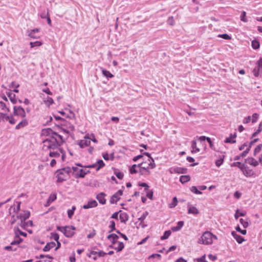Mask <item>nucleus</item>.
<instances>
[{"instance_id":"nucleus-1","label":"nucleus","mask_w":262,"mask_h":262,"mask_svg":"<svg viewBox=\"0 0 262 262\" xmlns=\"http://www.w3.org/2000/svg\"><path fill=\"white\" fill-rule=\"evenodd\" d=\"M63 142L62 137L60 135L50 137L42 141V150L48 154L50 151L60 147Z\"/></svg>"},{"instance_id":"nucleus-2","label":"nucleus","mask_w":262,"mask_h":262,"mask_svg":"<svg viewBox=\"0 0 262 262\" xmlns=\"http://www.w3.org/2000/svg\"><path fill=\"white\" fill-rule=\"evenodd\" d=\"M71 172V168L70 167H67L56 171L57 182L61 183L66 181L70 178V174Z\"/></svg>"},{"instance_id":"nucleus-3","label":"nucleus","mask_w":262,"mask_h":262,"mask_svg":"<svg viewBox=\"0 0 262 262\" xmlns=\"http://www.w3.org/2000/svg\"><path fill=\"white\" fill-rule=\"evenodd\" d=\"M216 239V236L213 235L209 231L205 232L200 238L199 239L198 243L204 245H210L212 243V238Z\"/></svg>"},{"instance_id":"nucleus-4","label":"nucleus","mask_w":262,"mask_h":262,"mask_svg":"<svg viewBox=\"0 0 262 262\" xmlns=\"http://www.w3.org/2000/svg\"><path fill=\"white\" fill-rule=\"evenodd\" d=\"M50 157L58 158L59 157L60 155L61 154L62 161H64L66 158V152L63 149L58 147L57 149L52 150L48 153Z\"/></svg>"},{"instance_id":"nucleus-5","label":"nucleus","mask_w":262,"mask_h":262,"mask_svg":"<svg viewBox=\"0 0 262 262\" xmlns=\"http://www.w3.org/2000/svg\"><path fill=\"white\" fill-rule=\"evenodd\" d=\"M252 72L255 77L262 74V58H260L257 61L256 66L254 68Z\"/></svg>"},{"instance_id":"nucleus-6","label":"nucleus","mask_w":262,"mask_h":262,"mask_svg":"<svg viewBox=\"0 0 262 262\" xmlns=\"http://www.w3.org/2000/svg\"><path fill=\"white\" fill-rule=\"evenodd\" d=\"M14 114L21 118L26 117V114L25 110L21 106H14L13 107Z\"/></svg>"},{"instance_id":"nucleus-7","label":"nucleus","mask_w":262,"mask_h":262,"mask_svg":"<svg viewBox=\"0 0 262 262\" xmlns=\"http://www.w3.org/2000/svg\"><path fill=\"white\" fill-rule=\"evenodd\" d=\"M76 228L73 226H64V235L67 237H71L75 234L74 230Z\"/></svg>"},{"instance_id":"nucleus-8","label":"nucleus","mask_w":262,"mask_h":262,"mask_svg":"<svg viewBox=\"0 0 262 262\" xmlns=\"http://www.w3.org/2000/svg\"><path fill=\"white\" fill-rule=\"evenodd\" d=\"M145 164V163L142 162L138 165V168L139 169L138 172H139L141 175H148L150 173V171L149 170V166H142V165Z\"/></svg>"},{"instance_id":"nucleus-9","label":"nucleus","mask_w":262,"mask_h":262,"mask_svg":"<svg viewBox=\"0 0 262 262\" xmlns=\"http://www.w3.org/2000/svg\"><path fill=\"white\" fill-rule=\"evenodd\" d=\"M123 193V191L121 190H118L117 192H116L113 196L111 197L110 199V203L111 204L117 203V202L120 199V196L122 195Z\"/></svg>"},{"instance_id":"nucleus-10","label":"nucleus","mask_w":262,"mask_h":262,"mask_svg":"<svg viewBox=\"0 0 262 262\" xmlns=\"http://www.w3.org/2000/svg\"><path fill=\"white\" fill-rule=\"evenodd\" d=\"M41 134L43 136H48V138H49L50 137H55L56 135H59L56 133L54 132L50 128L42 129Z\"/></svg>"},{"instance_id":"nucleus-11","label":"nucleus","mask_w":262,"mask_h":262,"mask_svg":"<svg viewBox=\"0 0 262 262\" xmlns=\"http://www.w3.org/2000/svg\"><path fill=\"white\" fill-rule=\"evenodd\" d=\"M187 169L182 167H174L171 168L169 169L170 173H186Z\"/></svg>"},{"instance_id":"nucleus-12","label":"nucleus","mask_w":262,"mask_h":262,"mask_svg":"<svg viewBox=\"0 0 262 262\" xmlns=\"http://www.w3.org/2000/svg\"><path fill=\"white\" fill-rule=\"evenodd\" d=\"M91 143V139L85 137L84 138L79 142L78 145L81 148L88 146Z\"/></svg>"},{"instance_id":"nucleus-13","label":"nucleus","mask_w":262,"mask_h":262,"mask_svg":"<svg viewBox=\"0 0 262 262\" xmlns=\"http://www.w3.org/2000/svg\"><path fill=\"white\" fill-rule=\"evenodd\" d=\"M120 212L119 217L121 222L125 223L128 220V215L126 212H122L121 210L119 211Z\"/></svg>"},{"instance_id":"nucleus-14","label":"nucleus","mask_w":262,"mask_h":262,"mask_svg":"<svg viewBox=\"0 0 262 262\" xmlns=\"http://www.w3.org/2000/svg\"><path fill=\"white\" fill-rule=\"evenodd\" d=\"M105 194L103 192H100L97 194L96 199L98 200L99 202L101 204H104L106 202V200L104 198Z\"/></svg>"},{"instance_id":"nucleus-15","label":"nucleus","mask_w":262,"mask_h":262,"mask_svg":"<svg viewBox=\"0 0 262 262\" xmlns=\"http://www.w3.org/2000/svg\"><path fill=\"white\" fill-rule=\"evenodd\" d=\"M97 202L95 200H92L89 201L87 204L84 205L83 206L84 209H89L91 208L95 207L97 206Z\"/></svg>"},{"instance_id":"nucleus-16","label":"nucleus","mask_w":262,"mask_h":262,"mask_svg":"<svg viewBox=\"0 0 262 262\" xmlns=\"http://www.w3.org/2000/svg\"><path fill=\"white\" fill-rule=\"evenodd\" d=\"M28 124V122L27 120L24 118L23 119L15 126V129H19L21 128L26 126H27Z\"/></svg>"},{"instance_id":"nucleus-17","label":"nucleus","mask_w":262,"mask_h":262,"mask_svg":"<svg viewBox=\"0 0 262 262\" xmlns=\"http://www.w3.org/2000/svg\"><path fill=\"white\" fill-rule=\"evenodd\" d=\"M188 213L189 214L196 215L199 213V211L195 207L191 205H188Z\"/></svg>"},{"instance_id":"nucleus-18","label":"nucleus","mask_w":262,"mask_h":262,"mask_svg":"<svg viewBox=\"0 0 262 262\" xmlns=\"http://www.w3.org/2000/svg\"><path fill=\"white\" fill-rule=\"evenodd\" d=\"M30 216V212L28 211H25L23 213H21L17 217H19L21 221L23 222L28 219Z\"/></svg>"},{"instance_id":"nucleus-19","label":"nucleus","mask_w":262,"mask_h":262,"mask_svg":"<svg viewBox=\"0 0 262 262\" xmlns=\"http://www.w3.org/2000/svg\"><path fill=\"white\" fill-rule=\"evenodd\" d=\"M38 32L39 30L38 29L31 30L28 31V35L29 36L33 38H37L39 37V36L37 35L36 33H38Z\"/></svg>"},{"instance_id":"nucleus-20","label":"nucleus","mask_w":262,"mask_h":262,"mask_svg":"<svg viewBox=\"0 0 262 262\" xmlns=\"http://www.w3.org/2000/svg\"><path fill=\"white\" fill-rule=\"evenodd\" d=\"M184 222L183 221H179L177 223V225L176 226H173L171 227V230L173 232L179 231L183 226Z\"/></svg>"},{"instance_id":"nucleus-21","label":"nucleus","mask_w":262,"mask_h":262,"mask_svg":"<svg viewBox=\"0 0 262 262\" xmlns=\"http://www.w3.org/2000/svg\"><path fill=\"white\" fill-rule=\"evenodd\" d=\"M232 235L239 244L242 243V242L245 241L244 238L242 236L237 234L234 231L232 232Z\"/></svg>"},{"instance_id":"nucleus-22","label":"nucleus","mask_w":262,"mask_h":262,"mask_svg":"<svg viewBox=\"0 0 262 262\" xmlns=\"http://www.w3.org/2000/svg\"><path fill=\"white\" fill-rule=\"evenodd\" d=\"M55 243L51 242L47 244L45 247L43 248V250L45 252L49 251L51 249L53 248L55 246Z\"/></svg>"},{"instance_id":"nucleus-23","label":"nucleus","mask_w":262,"mask_h":262,"mask_svg":"<svg viewBox=\"0 0 262 262\" xmlns=\"http://www.w3.org/2000/svg\"><path fill=\"white\" fill-rule=\"evenodd\" d=\"M88 172H89V170L85 171L83 169H80L76 173V178H84Z\"/></svg>"},{"instance_id":"nucleus-24","label":"nucleus","mask_w":262,"mask_h":262,"mask_svg":"<svg viewBox=\"0 0 262 262\" xmlns=\"http://www.w3.org/2000/svg\"><path fill=\"white\" fill-rule=\"evenodd\" d=\"M15 233V238L14 240L11 243V245H18L23 242V239L19 237V236L17 234L16 232Z\"/></svg>"},{"instance_id":"nucleus-25","label":"nucleus","mask_w":262,"mask_h":262,"mask_svg":"<svg viewBox=\"0 0 262 262\" xmlns=\"http://www.w3.org/2000/svg\"><path fill=\"white\" fill-rule=\"evenodd\" d=\"M247 161L250 165L254 166H257L258 165V162L253 158H248Z\"/></svg>"},{"instance_id":"nucleus-26","label":"nucleus","mask_w":262,"mask_h":262,"mask_svg":"<svg viewBox=\"0 0 262 262\" xmlns=\"http://www.w3.org/2000/svg\"><path fill=\"white\" fill-rule=\"evenodd\" d=\"M190 180V177L189 176H188V175L181 176L180 178V181L182 184H184L185 183H186V182L189 181Z\"/></svg>"},{"instance_id":"nucleus-27","label":"nucleus","mask_w":262,"mask_h":262,"mask_svg":"<svg viewBox=\"0 0 262 262\" xmlns=\"http://www.w3.org/2000/svg\"><path fill=\"white\" fill-rule=\"evenodd\" d=\"M139 169L138 165L134 164L129 169V172L131 174H134L138 172Z\"/></svg>"},{"instance_id":"nucleus-28","label":"nucleus","mask_w":262,"mask_h":262,"mask_svg":"<svg viewBox=\"0 0 262 262\" xmlns=\"http://www.w3.org/2000/svg\"><path fill=\"white\" fill-rule=\"evenodd\" d=\"M191 148H192L191 152H197L200 150L199 148L196 147V142L194 140L192 141Z\"/></svg>"},{"instance_id":"nucleus-29","label":"nucleus","mask_w":262,"mask_h":262,"mask_svg":"<svg viewBox=\"0 0 262 262\" xmlns=\"http://www.w3.org/2000/svg\"><path fill=\"white\" fill-rule=\"evenodd\" d=\"M4 119L6 121H8L9 123L11 124H14L15 123L16 121L13 117H10L6 114H5V116Z\"/></svg>"},{"instance_id":"nucleus-30","label":"nucleus","mask_w":262,"mask_h":262,"mask_svg":"<svg viewBox=\"0 0 262 262\" xmlns=\"http://www.w3.org/2000/svg\"><path fill=\"white\" fill-rule=\"evenodd\" d=\"M236 137V135L231 136L230 137L227 138L225 141V143H234L236 142V140H234V138Z\"/></svg>"},{"instance_id":"nucleus-31","label":"nucleus","mask_w":262,"mask_h":262,"mask_svg":"<svg viewBox=\"0 0 262 262\" xmlns=\"http://www.w3.org/2000/svg\"><path fill=\"white\" fill-rule=\"evenodd\" d=\"M224 157H225V156L224 155H222V156H220L219 159L215 161V165L217 167H220L223 164Z\"/></svg>"},{"instance_id":"nucleus-32","label":"nucleus","mask_w":262,"mask_h":262,"mask_svg":"<svg viewBox=\"0 0 262 262\" xmlns=\"http://www.w3.org/2000/svg\"><path fill=\"white\" fill-rule=\"evenodd\" d=\"M232 166H236L238 167L241 170L245 167L244 164H242L239 162H234L231 165Z\"/></svg>"},{"instance_id":"nucleus-33","label":"nucleus","mask_w":262,"mask_h":262,"mask_svg":"<svg viewBox=\"0 0 262 262\" xmlns=\"http://www.w3.org/2000/svg\"><path fill=\"white\" fill-rule=\"evenodd\" d=\"M148 161H149V163H147L148 166H149V169H154L156 167V164L154 162V160L152 158H151V159H148Z\"/></svg>"},{"instance_id":"nucleus-34","label":"nucleus","mask_w":262,"mask_h":262,"mask_svg":"<svg viewBox=\"0 0 262 262\" xmlns=\"http://www.w3.org/2000/svg\"><path fill=\"white\" fill-rule=\"evenodd\" d=\"M177 203L178 200L177 197L175 196L173 198L172 202L169 204V207L170 208L175 207L177 205Z\"/></svg>"},{"instance_id":"nucleus-35","label":"nucleus","mask_w":262,"mask_h":262,"mask_svg":"<svg viewBox=\"0 0 262 262\" xmlns=\"http://www.w3.org/2000/svg\"><path fill=\"white\" fill-rule=\"evenodd\" d=\"M148 214V212L147 211H145L142 214V215L140 217H139L138 220L140 221L141 224H142L144 220L146 219Z\"/></svg>"},{"instance_id":"nucleus-36","label":"nucleus","mask_w":262,"mask_h":262,"mask_svg":"<svg viewBox=\"0 0 262 262\" xmlns=\"http://www.w3.org/2000/svg\"><path fill=\"white\" fill-rule=\"evenodd\" d=\"M97 164L98 167L96 168V170H99L101 168L104 166V163L102 160H98L96 162Z\"/></svg>"},{"instance_id":"nucleus-37","label":"nucleus","mask_w":262,"mask_h":262,"mask_svg":"<svg viewBox=\"0 0 262 262\" xmlns=\"http://www.w3.org/2000/svg\"><path fill=\"white\" fill-rule=\"evenodd\" d=\"M170 234H171V231L170 230L166 231L164 232V235L161 236V239L164 240V239L168 238L169 237V236L170 235Z\"/></svg>"},{"instance_id":"nucleus-38","label":"nucleus","mask_w":262,"mask_h":262,"mask_svg":"<svg viewBox=\"0 0 262 262\" xmlns=\"http://www.w3.org/2000/svg\"><path fill=\"white\" fill-rule=\"evenodd\" d=\"M56 199V194L55 193L51 194L48 199L47 203L50 204L55 201Z\"/></svg>"},{"instance_id":"nucleus-39","label":"nucleus","mask_w":262,"mask_h":262,"mask_svg":"<svg viewBox=\"0 0 262 262\" xmlns=\"http://www.w3.org/2000/svg\"><path fill=\"white\" fill-rule=\"evenodd\" d=\"M252 47L254 49H257L259 48V42L256 40L252 41Z\"/></svg>"},{"instance_id":"nucleus-40","label":"nucleus","mask_w":262,"mask_h":262,"mask_svg":"<svg viewBox=\"0 0 262 262\" xmlns=\"http://www.w3.org/2000/svg\"><path fill=\"white\" fill-rule=\"evenodd\" d=\"M31 48H34L37 46H40L42 45V42L39 41H36L35 42H30Z\"/></svg>"},{"instance_id":"nucleus-41","label":"nucleus","mask_w":262,"mask_h":262,"mask_svg":"<svg viewBox=\"0 0 262 262\" xmlns=\"http://www.w3.org/2000/svg\"><path fill=\"white\" fill-rule=\"evenodd\" d=\"M190 190L196 194H201L202 193V192L201 191L198 190L197 188L195 186H192L190 188Z\"/></svg>"},{"instance_id":"nucleus-42","label":"nucleus","mask_w":262,"mask_h":262,"mask_svg":"<svg viewBox=\"0 0 262 262\" xmlns=\"http://www.w3.org/2000/svg\"><path fill=\"white\" fill-rule=\"evenodd\" d=\"M102 73L105 76L107 77L112 78L113 77V74H111L108 71H107L106 70H103Z\"/></svg>"},{"instance_id":"nucleus-43","label":"nucleus","mask_w":262,"mask_h":262,"mask_svg":"<svg viewBox=\"0 0 262 262\" xmlns=\"http://www.w3.org/2000/svg\"><path fill=\"white\" fill-rule=\"evenodd\" d=\"M0 108L4 110L5 112H9V108L6 107L5 103L2 101L0 102Z\"/></svg>"},{"instance_id":"nucleus-44","label":"nucleus","mask_w":262,"mask_h":262,"mask_svg":"<svg viewBox=\"0 0 262 262\" xmlns=\"http://www.w3.org/2000/svg\"><path fill=\"white\" fill-rule=\"evenodd\" d=\"M124 246L122 242H119L118 243V246L117 248H116L115 249L117 250L118 252L121 251L124 248Z\"/></svg>"},{"instance_id":"nucleus-45","label":"nucleus","mask_w":262,"mask_h":262,"mask_svg":"<svg viewBox=\"0 0 262 262\" xmlns=\"http://www.w3.org/2000/svg\"><path fill=\"white\" fill-rule=\"evenodd\" d=\"M261 126H262V122H260L259 124L258 129L253 134L252 137H256L261 131V130H262V129L261 128Z\"/></svg>"},{"instance_id":"nucleus-46","label":"nucleus","mask_w":262,"mask_h":262,"mask_svg":"<svg viewBox=\"0 0 262 262\" xmlns=\"http://www.w3.org/2000/svg\"><path fill=\"white\" fill-rule=\"evenodd\" d=\"M44 101L46 104H48L49 106L52 104L54 103L53 99L50 97H48L46 100H45Z\"/></svg>"},{"instance_id":"nucleus-47","label":"nucleus","mask_w":262,"mask_h":262,"mask_svg":"<svg viewBox=\"0 0 262 262\" xmlns=\"http://www.w3.org/2000/svg\"><path fill=\"white\" fill-rule=\"evenodd\" d=\"M107 238L108 239H111V238H112V239L115 241V240L118 239L119 238V236L115 234H111L107 236Z\"/></svg>"},{"instance_id":"nucleus-48","label":"nucleus","mask_w":262,"mask_h":262,"mask_svg":"<svg viewBox=\"0 0 262 262\" xmlns=\"http://www.w3.org/2000/svg\"><path fill=\"white\" fill-rule=\"evenodd\" d=\"M219 37L222 38L226 40H229L231 39V37L228 35L227 34H219L218 35Z\"/></svg>"},{"instance_id":"nucleus-49","label":"nucleus","mask_w":262,"mask_h":262,"mask_svg":"<svg viewBox=\"0 0 262 262\" xmlns=\"http://www.w3.org/2000/svg\"><path fill=\"white\" fill-rule=\"evenodd\" d=\"M109 227L111 229V230L110 231V232H111L116 230V228H115V222L114 221H111L110 222V225L109 226Z\"/></svg>"},{"instance_id":"nucleus-50","label":"nucleus","mask_w":262,"mask_h":262,"mask_svg":"<svg viewBox=\"0 0 262 262\" xmlns=\"http://www.w3.org/2000/svg\"><path fill=\"white\" fill-rule=\"evenodd\" d=\"M51 238L54 239L55 241L57 242L59 239V236L57 233H51Z\"/></svg>"},{"instance_id":"nucleus-51","label":"nucleus","mask_w":262,"mask_h":262,"mask_svg":"<svg viewBox=\"0 0 262 262\" xmlns=\"http://www.w3.org/2000/svg\"><path fill=\"white\" fill-rule=\"evenodd\" d=\"M246 13L245 11H243L241 15V20L244 22H247L248 20L245 18Z\"/></svg>"},{"instance_id":"nucleus-52","label":"nucleus","mask_w":262,"mask_h":262,"mask_svg":"<svg viewBox=\"0 0 262 262\" xmlns=\"http://www.w3.org/2000/svg\"><path fill=\"white\" fill-rule=\"evenodd\" d=\"M239 222L245 228H247L248 226V223L247 221H245L243 219H241L239 220Z\"/></svg>"},{"instance_id":"nucleus-53","label":"nucleus","mask_w":262,"mask_h":262,"mask_svg":"<svg viewBox=\"0 0 262 262\" xmlns=\"http://www.w3.org/2000/svg\"><path fill=\"white\" fill-rule=\"evenodd\" d=\"M251 147V145H250L249 146V147H248L245 150H244L241 154V156H242V157H245L247 156V154L249 152V150H250V148Z\"/></svg>"},{"instance_id":"nucleus-54","label":"nucleus","mask_w":262,"mask_h":262,"mask_svg":"<svg viewBox=\"0 0 262 262\" xmlns=\"http://www.w3.org/2000/svg\"><path fill=\"white\" fill-rule=\"evenodd\" d=\"M242 171L245 176L248 177L250 176V171L246 169V166L242 170Z\"/></svg>"},{"instance_id":"nucleus-55","label":"nucleus","mask_w":262,"mask_h":262,"mask_svg":"<svg viewBox=\"0 0 262 262\" xmlns=\"http://www.w3.org/2000/svg\"><path fill=\"white\" fill-rule=\"evenodd\" d=\"M115 174L119 179H122L124 176L123 173L120 172H115Z\"/></svg>"},{"instance_id":"nucleus-56","label":"nucleus","mask_w":262,"mask_h":262,"mask_svg":"<svg viewBox=\"0 0 262 262\" xmlns=\"http://www.w3.org/2000/svg\"><path fill=\"white\" fill-rule=\"evenodd\" d=\"M261 144L258 145V146H257V147L254 149V155H256V154L257 153L259 152L260 151V150H261Z\"/></svg>"},{"instance_id":"nucleus-57","label":"nucleus","mask_w":262,"mask_h":262,"mask_svg":"<svg viewBox=\"0 0 262 262\" xmlns=\"http://www.w3.org/2000/svg\"><path fill=\"white\" fill-rule=\"evenodd\" d=\"M167 23L171 26L173 25L174 21L172 16L169 17L167 20Z\"/></svg>"},{"instance_id":"nucleus-58","label":"nucleus","mask_w":262,"mask_h":262,"mask_svg":"<svg viewBox=\"0 0 262 262\" xmlns=\"http://www.w3.org/2000/svg\"><path fill=\"white\" fill-rule=\"evenodd\" d=\"M69 112H70V115H67V117L71 119H75V114L73 112H72L71 111H70V110H69Z\"/></svg>"},{"instance_id":"nucleus-59","label":"nucleus","mask_w":262,"mask_h":262,"mask_svg":"<svg viewBox=\"0 0 262 262\" xmlns=\"http://www.w3.org/2000/svg\"><path fill=\"white\" fill-rule=\"evenodd\" d=\"M15 96V95L14 94H10L8 95V97L10 98V99L13 103H15L16 102V100L14 99Z\"/></svg>"},{"instance_id":"nucleus-60","label":"nucleus","mask_w":262,"mask_h":262,"mask_svg":"<svg viewBox=\"0 0 262 262\" xmlns=\"http://www.w3.org/2000/svg\"><path fill=\"white\" fill-rule=\"evenodd\" d=\"M258 117V115L257 114H256V113L253 114L252 115V122L253 123L257 121Z\"/></svg>"},{"instance_id":"nucleus-61","label":"nucleus","mask_w":262,"mask_h":262,"mask_svg":"<svg viewBox=\"0 0 262 262\" xmlns=\"http://www.w3.org/2000/svg\"><path fill=\"white\" fill-rule=\"evenodd\" d=\"M236 231L241 232L243 235H245L247 232L246 230H241L239 226L236 227Z\"/></svg>"},{"instance_id":"nucleus-62","label":"nucleus","mask_w":262,"mask_h":262,"mask_svg":"<svg viewBox=\"0 0 262 262\" xmlns=\"http://www.w3.org/2000/svg\"><path fill=\"white\" fill-rule=\"evenodd\" d=\"M207 141L209 144L210 147L211 148L213 149V144L212 142L211 141V139L210 138H207Z\"/></svg>"},{"instance_id":"nucleus-63","label":"nucleus","mask_w":262,"mask_h":262,"mask_svg":"<svg viewBox=\"0 0 262 262\" xmlns=\"http://www.w3.org/2000/svg\"><path fill=\"white\" fill-rule=\"evenodd\" d=\"M106 254H107L106 253H105V252H103L102 251H99V252H98V255L100 257L104 256Z\"/></svg>"},{"instance_id":"nucleus-64","label":"nucleus","mask_w":262,"mask_h":262,"mask_svg":"<svg viewBox=\"0 0 262 262\" xmlns=\"http://www.w3.org/2000/svg\"><path fill=\"white\" fill-rule=\"evenodd\" d=\"M251 120V117L248 116L246 118H245L243 120L244 123H248Z\"/></svg>"}]
</instances>
